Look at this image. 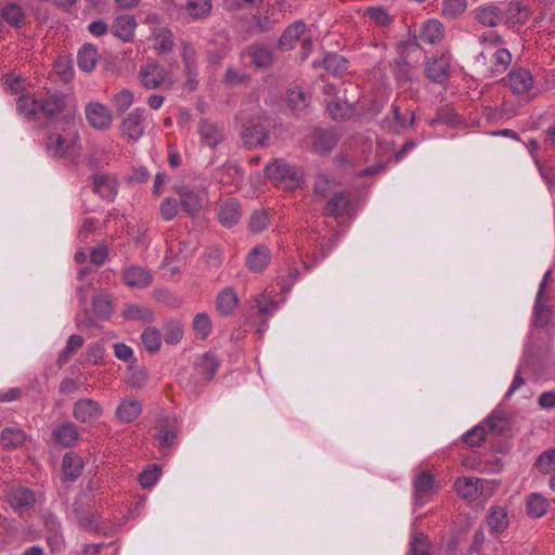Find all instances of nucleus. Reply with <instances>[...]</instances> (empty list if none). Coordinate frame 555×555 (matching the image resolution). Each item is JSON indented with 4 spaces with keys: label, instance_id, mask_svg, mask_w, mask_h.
<instances>
[{
    "label": "nucleus",
    "instance_id": "1",
    "mask_svg": "<svg viewBox=\"0 0 555 555\" xmlns=\"http://www.w3.org/2000/svg\"><path fill=\"white\" fill-rule=\"evenodd\" d=\"M77 112L75 99L66 93L47 92L40 98V115L47 120L62 118L66 122L74 119Z\"/></svg>",
    "mask_w": 555,
    "mask_h": 555
},
{
    "label": "nucleus",
    "instance_id": "2",
    "mask_svg": "<svg viewBox=\"0 0 555 555\" xmlns=\"http://www.w3.org/2000/svg\"><path fill=\"white\" fill-rule=\"evenodd\" d=\"M77 141V137L67 140L62 134L52 133L47 137L44 146L51 157L75 162L80 154V146Z\"/></svg>",
    "mask_w": 555,
    "mask_h": 555
},
{
    "label": "nucleus",
    "instance_id": "3",
    "mask_svg": "<svg viewBox=\"0 0 555 555\" xmlns=\"http://www.w3.org/2000/svg\"><path fill=\"white\" fill-rule=\"evenodd\" d=\"M341 138V131L336 127H317L309 135L311 151L319 155L332 152Z\"/></svg>",
    "mask_w": 555,
    "mask_h": 555
},
{
    "label": "nucleus",
    "instance_id": "4",
    "mask_svg": "<svg viewBox=\"0 0 555 555\" xmlns=\"http://www.w3.org/2000/svg\"><path fill=\"white\" fill-rule=\"evenodd\" d=\"M176 192L179 195L181 208L188 215L194 216L204 208L207 199L205 190L179 186L176 189Z\"/></svg>",
    "mask_w": 555,
    "mask_h": 555
},
{
    "label": "nucleus",
    "instance_id": "5",
    "mask_svg": "<svg viewBox=\"0 0 555 555\" xmlns=\"http://www.w3.org/2000/svg\"><path fill=\"white\" fill-rule=\"evenodd\" d=\"M180 429L179 420L175 415H162L157 420L155 439L164 449L172 447Z\"/></svg>",
    "mask_w": 555,
    "mask_h": 555
},
{
    "label": "nucleus",
    "instance_id": "6",
    "mask_svg": "<svg viewBox=\"0 0 555 555\" xmlns=\"http://www.w3.org/2000/svg\"><path fill=\"white\" fill-rule=\"evenodd\" d=\"M86 118L98 130H106L111 127L113 115L111 109L100 102H91L86 106Z\"/></svg>",
    "mask_w": 555,
    "mask_h": 555
},
{
    "label": "nucleus",
    "instance_id": "7",
    "mask_svg": "<svg viewBox=\"0 0 555 555\" xmlns=\"http://www.w3.org/2000/svg\"><path fill=\"white\" fill-rule=\"evenodd\" d=\"M144 109L135 108L124 118L120 129L121 134L130 140H139L145 130Z\"/></svg>",
    "mask_w": 555,
    "mask_h": 555
},
{
    "label": "nucleus",
    "instance_id": "8",
    "mask_svg": "<svg viewBox=\"0 0 555 555\" xmlns=\"http://www.w3.org/2000/svg\"><path fill=\"white\" fill-rule=\"evenodd\" d=\"M5 498L10 506L18 512L30 509L36 502L35 493L26 487L10 488L5 493Z\"/></svg>",
    "mask_w": 555,
    "mask_h": 555
},
{
    "label": "nucleus",
    "instance_id": "9",
    "mask_svg": "<svg viewBox=\"0 0 555 555\" xmlns=\"http://www.w3.org/2000/svg\"><path fill=\"white\" fill-rule=\"evenodd\" d=\"M102 414V406L93 399H79L74 404L73 416L81 423H91L100 418Z\"/></svg>",
    "mask_w": 555,
    "mask_h": 555
},
{
    "label": "nucleus",
    "instance_id": "10",
    "mask_svg": "<svg viewBox=\"0 0 555 555\" xmlns=\"http://www.w3.org/2000/svg\"><path fill=\"white\" fill-rule=\"evenodd\" d=\"M230 51L229 38L225 33L218 31L212 35L206 48L207 60L210 64H218Z\"/></svg>",
    "mask_w": 555,
    "mask_h": 555
},
{
    "label": "nucleus",
    "instance_id": "11",
    "mask_svg": "<svg viewBox=\"0 0 555 555\" xmlns=\"http://www.w3.org/2000/svg\"><path fill=\"white\" fill-rule=\"evenodd\" d=\"M473 15L480 25L491 28L496 27L504 18L503 10L493 3L476 8Z\"/></svg>",
    "mask_w": 555,
    "mask_h": 555
},
{
    "label": "nucleus",
    "instance_id": "12",
    "mask_svg": "<svg viewBox=\"0 0 555 555\" xmlns=\"http://www.w3.org/2000/svg\"><path fill=\"white\" fill-rule=\"evenodd\" d=\"M201 141L205 145L215 149L224 140V129L218 124L208 119H202L198 124Z\"/></svg>",
    "mask_w": 555,
    "mask_h": 555
},
{
    "label": "nucleus",
    "instance_id": "13",
    "mask_svg": "<svg viewBox=\"0 0 555 555\" xmlns=\"http://www.w3.org/2000/svg\"><path fill=\"white\" fill-rule=\"evenodd\" d=\"M266 177L274 182L297 181V172L283 159H275L264 168Z\"/></svg>",
    "mask_w": 555,
    "mask_h": 555
},
{
    "label": "nucleus",
    "instance_id": "14",
    "mask_svg": "<svg viewBox=\"0 0 555 555\" xmlns=\"http://www.w3.org/2000/svg\"><path fill=\"white\" fill-rule=\"evenodd\" d=\"M504 24L511 28L517 24L524 25L531 16L530 9L519 1H511L503 10Z\"/></svg>",
    "mask_w": 555,
    "mask_h": 555
},
{
    "label": "nucleus",
    "instance_id": "15",
    "mask_svg": "<svg viewBox=\"0 0 555 555\" xmlns=\"http://www.w3.org/2000/svg\"><path fill=\"white\" fill-rule=\"evenodd\" d=\"M137 22L133 15L117 16L111 25V33L124 42H130L134 37Z\"/></svg>",
    "mask_w": 555,
    "mask_h": 555
},
{
    "label": "nucleus",
    "instance_id": "16",
    "mask_svg": "<svg viewBox=\"0 0 555 555\" xmlns=\"http://www.w3.org/2000/svg\"><path fill=\"white\" fill-rule=\"evenodd\" d=\"M455 491L465 500H477L482 494L483 480L476 477L457 478L454 482Z\"/></svg>",
    "mask_w": 555,
    "mask_h": 555
},
{
    "label": "nucleus",
    "instance_id": "17",
    "mask_svg": "<svg viewBox=\"0 0 555 555\" xmlns=\"http://www.w3.org/2000/svg\"><path fill=\"white\" fill-rule=\"evenodd\" d=\"M1 18L15 29L27 25V14L25 10L15 2H10L1 8Z\"/></svg>",
    "mask_w": 555,
    "mask_h": 555
},
{
    "label": "nucleus",
    "instance_id": "18",
    "mask_svg": "<svg viewBox=\"0 0 555 555\" xmlns=\"http://www.w3.org/2000/svg\"><path fill=\"white\" fill-rule=\"evenodd\" d=\"M244 145L248 149L264 146L269 141V133L264 126L260 124L249 125L242 131Z\"/></svg>",
    "mask_w": 555,
    "mask_h": 555
},
{
    "label": "nucleus",
    "instance_id": "19",
    "mask_svg": "<svg viewBox=\"0 0 555 555\" xmlns=\"http://www.w3.org/2000/svg\"><path fill=\"white\" fill-rule=\"evenodd\" d=\"M271 251L266 245L254 247L246 257L247 268L256 273L262 272L269 264Z\"/></svg>",
    "mask_w": 555,
    "mask_h": 555
},
{
    "label": "nucleus",
    "instance_id": "20",
    "mask_svg": "<svg viewBox=\"0 0 555 555\" xmlns=\"http://www.w3.org/2000/svg\"><path fill=\"white\" fill-rule=\"evenodd\" d=\"M449 62L444 57H435L426 65V77L435 83H443L450 77Z\"/></svg>",
    "mask_w": 555,
    "mask_h": 555
},
{
    "label": "nucleus",
    "instance_id": "21",
    "mask_svg": "<svg viewBox=\"0 0 555 555\" xmlns=\"http://www.w3.org/2000/svg\"><path fill=\"white\" fill-rule=\"evenodd\" d=\"M242 216L241 205L234 198L227 199L220 207L218 218L223 227L231 228L235 225Z\"/></svg>",
    "mask_w": 555,
    "mask_h": 555
},
{
    "label": "nucleus",
    "instance_id": "22",
    "mask_svg": "<svg viewBox=\"0 0 555 555\" xmlns=\"http://www.w3.org/2000/svg\"><path fill=\"white\" fill-rule=\"evenodd\" d=\"M305 30L306 24L302 21H297L287 26L279 40V49L282 51L293 49L296 42L304 35Z\"/></svg>",
    "mask_w": 555,
    "mask_h": 555
},
{
    "label": "nucleus",
    "instance_id": "23",
    "mask_svg": "<svg viewBox=\"0 0 555 555\" xmlns=\"http://www.w3.org/2000/svg\"><path fill=\"white\" fill-rule=\"evenodd\" d=\"M93 191L101 197L112 201L117 194L118 182L106 175H94L92 177Z\"/></svg>",
    "mask_w": 555,
    "mask_h": 555
},
{
    "label": "nucleus",
    "instance_id": "24",
    "mask_svg": "<svg viewBox=\"0 0 555 555\" xmlns=\"http://www.w3.org/2000/svg\"><path fill=\"white\" fill-rule=\"evenodd\" d=\"M16 109L22 117L33 120L40 114V98L29 93L22 94L16 101Z\"/></svg>",
    "mask_w": 555,
    "mask_h": 555
},
{
    "label": "nucleus",
    "instance_id": "25",
    "mask_svg": "<svg viewBox=\"0 0 555 555\" xmlns=\"http://www.w3.org/2000/svg\"><path fill=\"white\" fill-rule=\"evenodd\" d=\"M507 77L511 88L516 94H522L527 92L533 85L531 73L524 68L513 69Z\"/></svg>",
    "mask_w": 555,
    "mask_h": 555
},
{
    "label": "nucleus",
    "instance_id": "26",
    "mask_svg": "<svg viewBox=\"0 0 555 555\" xmlns=\"http://www.w3.org/2000/svg\"><path fill=\"white\" fill-rule=\"evenodd\" d=\"M142 412V404L137 399H125L116 409V417L121 423H131L135 421Z\"/></svg>",
    "mask_w": 555,
    "mask_h": 555
},
{
    "label": "nucleus",
    "instance_id": "27",
    "mask_svg": "<svg viewBox=\"0 0 555 555\" xmlns=\"http://www.w3.org/2000/svg\"><path fill=\"white\" fill-rule=\"evenodd\" d=\"M124 281L128 286L144 288L152 282V275L142 267H130L124 272Z\"/></svg>",
    "mask_w": 555,
    "mask_h": 555
},
{
    "label": "nucleus",
    "instance_id": "28",
    "mask_svg": "<svg viewBox=\"0 0 555 555\" xmlns=\"http://www.w3.org/2000/svg\"><path fill=\"white\" fill-rule=\"evenodd\" d=\"M98 62V50L92 43H85L77 53L78 67L87 73L94 69Z\"/></svg>",
    "mask_w": 555,
    "mask_h": 555
},
{
    "label": "nucleus",
    "instance_id": "29",
    "mask_svg": "<svg viewBox=\"0 0 555 555\" xmlns=\"http://www.w3.org/2000/svg\"><path fill=\"white\" fill-rule=\"evenodd\" d=\"M350 205L349 194L347 192L335 193L326 203L324 214L334 218L341 217Z\"/></svg>",
    "mask_w": 555,
    "mask_h": 555
},
{
    "label": "nucleus",
    "instance_id": "30",
    "mask_svg": "<svg viewBox=\"0 0 555 555\" xmlns=\"http://www.w3.org/2000/svg\"><path fill=\"white\" fill-rule=\"evenodd\" d=\"M219 365L218 358L214 353L207 352L198 360L195 369L204 380L209 382L214 378Z\"/></svg>",
    "mask_w": 555,
    "mask_h": 555
},
{
    "label": "nucleus",
    "instance_id": "31",
    "mask_svg": "<svg viewBox=\"0 0 555 555\" xmlns=\"http://www.w3.org/2000/svg\"><path fill=\"white\" fill-rule=\"evenodd\" d=\"M487 524L493 532H503L509 524L505 508L499 505L492 506L487 516Z\"/></svg>",
    "mask_w": 555,
    "mask_h": 555
},
{
    "label": "nucleus",
    "instance_id": "32",
    "mask_svg": "<svg viewBox=\"0 0 555 555\" xmlns=\"http://www.w3.org/2000/svg\"><path fill=\"white\" fill-rule=\"evenodd\" d=\"M242 176V169L235 163H225L215 173V178L222 184L238 183Z\"/></svg>",
    "mask_w": 555,
    "mask_h": 555
},
{
    "label": "nucleus",
    "instance_id": "33",
    "mask_svg": "<svg viewBox=\"0 0 555 555\" xmlns=\"http://www.w3.org/2000/svg\"><path fill=\"white\" fill-rule=\"evenodd\" d=\"M83 462L81 457L75 453H66L63 457V472L65 479L75 481L82 473Z\"/></svg>",
    "mask_w": 555,
    "mask_h": 555
},
{
    "label": "nucleus",
    "instance_id": "34",
    "mask_svg": "<svg viewBox=\"0 0 555 555\" xmlns=\"http://www.w3.org/2000/svg\"><path fill=\"white\" fill-rule=\"evenodd\" d=\"M443 25L439 21L429 20L424 23L420 34V39L423 42L435 44L443 38Z\"/></svg>",
    "mask_w": 555,
    "mask_h": 555
},
{
    "label": "nucleus",
    "instance_id": "35",
    "mask_svg": "<svg viewBox=\"0 0 555 555\" xmlns=\"http://www.w3.org/2000/svg\"><path fill=\"white\" fill-rule=\"evenodd\" d=\"M140 75L142 85L147 89H155L165 80V69L159 65H149Z\"/></svg>",
    "mask_w": 555,
    "mask_h": 555
},
{
    "label": "nucleus",
    "instance_id": "36",
    "mask_svg": "<svg viewBox=\"0 0 555 555\" xmlns=\"http://www.w3.org/2000/svg\"><path fill=\"white\" fill-rule=\"evenodd\" d=\"M327 112L335 120H346L354 114V104L336 98L327 104Z\"/></svg>",
    "mask_w": 555,
    "mask_h": 555
},
{
    "label": "nucleus",
    "instance_id": "37",
    "mask_svg": "<svg viewBox=\"0 0 555 555\" xmlns=\"http://www.w3.org/2000/svg\"><path fill=\"white\" fill-rule=\"evenodd\" d=\"M54 438L64 447H72L79 438L78 429L75 424L66 422L53 431Z\"/></svg>",
    "mask_w": 555,
    "mask_h": 555
},
{
    "label": "nucleus",
    "instance_id": "38",
    "mask_svg": "<svg viewBox=\"0 0 555 555\" xmlns=\"http://www.w3.org/2000/svg\"><path fill=\"white\" fill-rule=\"evenodd\" d=\"M237 304L238 299L236 293L230 287L222 289L216 299V307L218 311L224 315L233 313Z\"/></svg>",
    "mask_w": 555,
    "mask_h": 555
},
{
    "label": "nucleus",
    "instance_id": "39",
    "mask_svg": "<svg viewBox=\"0 0 555 555\" xmlns=\"http://www.w3.org/2000/svg\"><path fill=\"white\" fill-rule=\"evenodd\" d=\"M26 438L25 431L18 427H5L0 434V441L8 449L22 447Z\"/></svg>",
    "mask_w": 555,
    "mask_h": 555
},
{
    "label": "nucleus",
    "instance_id": "40",
    "mask_svg": "<svg viewBox=\"0 0 555 555\" xmlns=\"http://www.w3.org/2000/svg\"><path fill=\"white\" fill-rule=\"evenodd\" d=\"M122 317L127 320H138L143 323H151L154 320L153 311L140 305H126L122 310Z\"/></svg>",
    "mask_w": 555,
    "mask_h": 555
},
{
    "label": "nucleus",
    "instance_id": "41",
    "mask_svg": "<svg viewBox=\"0 0 555 555\" xmlns=\"http://www.w3.org/2000/svg\"><path fill=\"white\" fill-rule=\"evenodd\" d=\"M527 513L529 516L540 518L547 512L548 501L539 493H531L527 498Z\"/></svg>",
    "mask_w": 555,
    "mask_h": 555
},
{
    "label": "nucleus",
    "instance_id": "42",
    "mask_svg": "<svg viewBox=\"0 0 555 555\" xmlns=\"http://www.w3.org/2000/svg\"><path fill=\"white\" fill-rule=\"evenodd\" d=\"M92 307L95 317L101 320H108L113 313L112 301L106 294L94 296Z\"/></svg>",
    "mask_w": 555,
    "mask_h": 555
},
{
    "label": "nucleus",
    "instance_id": "43",
    "mask_svg": "<svg viewBox=\"0 0 555 555\" xmlns=\"http://www.w3.org/2000/svg\"><path fill=\"white\" fill-rule=\"evenodd\" d=\"M141 339L150 353H156L162 347V333L156 327H146L141 335Z\"/></svg>",
    "mask_w": 555,
    "mask_h": 555
},
{
    "label": "nucleus",
    "instance_id": "44",
    "mask_svg": "<svg viewBox=\"0 0 555 555\" xmlns=\"http://www.w3.org/2000/svg\"><path fill=\"white\" fill-rule=\"evenodd\" d=\"M211 8V0H188L185 5L188 14L195 20L205 18Z\"/></svg>",
    "mask_w": 555,
    "mask_h": 555
},
{
    "label": "nucleus",
    "instance_id": "45",
    "mask_svg": "<svg viewBox=\"0 0 555 555\" xmlns=\"http://www.w3.org/2000/svg\"><path fill=\"white\" fill-rule=\"evenodd\" d=\"M324 68L335 75H341L348 69V60L337 53H328L324 57Z\"/></svg>",
    "mask_w": 555,
    "mask_h": 555
},
{
    "label": "nucleus",
    "instance_id": "46",
    "mask_svg": "<svg viewBox=\"0 0 555 555\" xmlns=\"http://www.w3.org/2000/svg\"><path fill=\"white\" fill-rule=\"evenodd\" d=\"M85 338L81 335L74 334L72 335L66 344V347L63 349V351L60 353L57 363L59 365H63L66 362H68L70 356L80 349L83 346Z\"/></svg>",
    "mask_w": 555,
    "mask_h": 555
},
{
    "label": "nucleus",
    "instance_id": "47",
    "mask_svg": "<svg viewBox=\"0 0 555 555\" xmlns=\"http://www.w3.org/2000/svg\"><path fill=\"white\" fill-rule=\"evenodd\" d=\"M193 331L201 339H206L211 333V321L207 313H197L193 319Z\"/></svg>",
    "mask_w": 555,
    "mask_h": 555
},
{
    "label": "nucleus",
    "instance_id": "48",
    "mask_svg": "<svg viewBox=\"0 0 555 555\" xmlns=\"http://www.w3.org/2000/svg\"><path fill=\"white\" fill-rule=\"evenodd\" d=\"M467 8L466 0H443L442 15L449 20L461 16Z\"/></svg>",
    "mask_w": 555,
    "mask_h": 555
},
{
    "label": "nucleus",
    "instance_id": "49",
    "mask_svg": "<svg viewBox=\"0 0 555 555\" xmlns=\"http://www.w3.org/2000/svg\"><path fill=\"white\" fill-rule=\"evenodd\" d=\"M74 514L80 528L88 531H98L99 525L92 512H83L80 507H74Z\"/></svg>",
    "mask_w": 555,
    "mask_h": 555
},
{
    "label": "nucleus",
    "instance_id": "50",
    "mask_svg": "<svg viewBox=\"0 0 555 555\" xmlns=\"http://www.w3.org/2000/svg\"><path fill=\"white\" fill-rule=\"evenodd\" d=\"M164 338L169 345L178 344L183 337V327L177 320H170L165 324Z\"/></svg>",
    "mask_w": 555,
    "mask_h": 555
},
{
    "label": "nucleus",
    "instance_id": "51",
    "mask_svg": "<svg viewBox=\"0 0 555 555\" xmlns=\"http://www.w3.org/2000/svg\"><path fill=\"white\" fill-rule=\"evenodd\" d=\"M534 466L542 474H550L555 470V449L542 452L535 460Z\"/></svg>",
    "mask_w": 555,
    "mask_h": 555
},
{
    "label": "nucleus",
    "instance_id": "52",
    "mask_svg": "<svg viewBox=\"0 0 555 555\" xmlns=\"http://www.w3.org/2000/svg\"><path fill=\"white\" fill-rule=\"evenodd\" d=\"M552 311L543 304L542 297L537 296L534 302V325L538 327H544L551 320Z\"/></svg>",
    "mask_w": 555,
    "mask_h": 555
},
{
    "label": "nucleus",
    "instance_id": "53",
    "mask_svg": "<svg viewBox=\"0 0 555 555\" xmlns=\"http://www.w3.org/2000/svg\"><path fill=\"white\" fill-rule=\"evenodd\" d=\"M133 100V93L128 89H122L113 96L112 103L118 114H124L132 105Z\"/></svg>",
    "mask_w": 555,
    "mask_h": 555
},
{
    "label": "nucleus",
    "instance_id": "54",
    "mask_svg": "<svg viewBox=\"0 0 555 555\" xmlns=\"http://www.w3.org/2000/svg\"><path fill=\"white\" fill-rule=\"evenodd\" d=\"M175 47L173 35L171 30L162 28L155 37V49L160 53H168Z\"/></svg>",
    "mask_w": 555,
    "mask_h": 555
},
{
    "label": "nucleus",
    "instance_id": "55",
    "mask_svg": "<svg viewBox=\"0 0 555 555\" xmlns=\"http://www.w3.org/2000/svg\"><path fill=\"white\" fill-rule=\"evenodd\" d=\"M489 429L496 435L504 434L509 427V420L503 413H492L487 420Z\"/></svg>",
    "mask_w": 555,
    "mask_h": 555
},
{
    "label": "nucleus",
    "instance_id": "56",
    "mask_svg": "<svg viewBox=\"0 0 555 555\" xmlns=\"http://www.w3.org/2000/svg\"><path fill=\"white\" fill-rule=\"evenodd\" d=\"M251 62L258 68L269 67L273 62L272 51L262 47L255 48L251 52Z\"/></svg>",
    "mask_w": 555,
    "mask_h": 555
},
{
    "label": "nucleus",
    "instance_id": "57",
    "mask_svg": "<svg viewBox=\"0 0 555 555\" xmlns=\"http://www.w3.org/2000/svg\"><path fill=\"white\" fill-rule=\"evenodd\" d=\"M287 104L293 109H302L308 105V96L302 89H292L287 93Z\"/></svg>",
    "mask_w": 555,
    "mask_h": 555
},
{
    "label": "nucleus",
    "instance_id": "58",
    "mask_svg": "<svg viewBox=\"0 0 555 555\" xmlns=\"http://www.w3.org/2000/svg\"><path fill=\"white\" fill-rule=\"evenodd\" d=\"M43 525L50 535L47 538L48 542L51 543L53 540L55 543L60 541L61 538V524L57 518L53 514H47L43 516Z\"/></svg>",
    "mask_w": 555,
    "mask_h": 555
},
{
    "label": "nucleus",
    "instance_id": "59",
    "mask_svg": "<svg viewBox=\"0 0 555 555\" xmlns=\"http://www.w3.org/2000/svg\"><path fill=\"white\" fill-rule=\"evenodd\" d=\"M487 431L481 426H475L463 436V441L470 447H479L486 441Z\"/></svg>",
    "mask_w": 555,
    "mask_h": 555
},
{
    "label": "nucleus",
    "instance_id": "60",
    "mask_svg": "<svg viewBox=\"0 0 555 555\" xmlns=\"http://www.w3.org/2000/svg\"><path fill=\"white\" fill-rule=\"evenodd\" d=\"M159 475H160V468L156 464H153V465H150L145 470H143L139 475L138 480L140 482V485L146 489V488L152 487L157 481V479L159 478Z\"/></svg>",
    "mask_w": 555,
    "mask_h": 555
},
{
    "label": "nucleus",
    "instance_id": "61",
    "mask_svg": "<svg viewBox=\"0 0 555 555\" xmlns=\"http://www.w3.org/2000/svg\"><path fill=\"white\" fill-rule=\"evenodd\" d=\"M435 478L428 472L420 473L414 480L415 494L428 492L434 486Z\"/></svg>",
    "mask_w": 555,
    "mask_h": 555
},
{
    "label": "nucleus",
    "instance_id": "62",
    "mask_svg": "<svg viewBox=\"0 0 555 555\" xmlns=\"http://www.w3.org/2000/svg\"><path fill=\"white\" fill-rule=\"evenodd\" d=\"M436 122L455 126L459 122V116L453 108L440 107L436 113V117L433 119V124Z\"/></svg>",
    "mask_w": 555,
    "mask_h": 555
},
{
    "label": "nucleus",
    "instance_id": "63",
    "mask_svg": "<svg viewBox=\"0 0 555 555\" xmlns=\"http://www.w3.org/2000/svg\"><path fill=\"white\" fill-rule=\"evenodd\" d=\"M269 223L268 214L263 210L255 211L249 219V229L254 233L262 232Z\"/></svg>",
    "mask_w": 555,
    "mask_h": 555
},
{
    "label": "nucleus",
    "instance_id": "64",
    "mask_svg": "<svg viewBox=\"0 0 555 555\" xmlns=\"http://www.w3.org/2000/svg\"><path fill=\"white\" fill-rule=\"evenodd\" d=\"M409 555H429V544L423 534L412 539Z\"/></svg>",
    "mask_w": 555,
    "mask_h": 555
}]
</instances>
